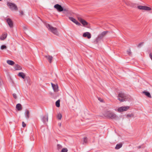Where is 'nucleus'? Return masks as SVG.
<instances>
[{
    "label": "nucleus",
    "instance_id": "f257e3e1",
    "mask_svg": "<svg viewBox=\"0 0 152 152\" xmlns=\"http://www.w3.org/2000/svg\"><path fill=\"white\" fill-rule=\"evenodd\" d=\"M104 116L112 119H115L118 117L116 114L110 111L106 112L104 114Z\"/></svg>",
    "mask_w": 152,
    "mask_h": 152
},
{
    "label": "nucleus",
    "instance_id": "f03ea898",
    "mask_svg": "<svg viewBox=\"0 0 152 152\" xmlns=\"http://www.w3.org/2000/svg\"><path fill=\"white\" fill-rule=\"evenodd\" d=\"M127 98V96L124 93H119L118 95V99L121 102H123L126 101Z\"/></svg>",
    "mask_w": 152,
    "mask_h": 152
},
{
    "label": "nucleus",
    "instance_id": "7ed1b4c3",
    "mask_svg": "<svg viewBox=\"0 0 152 152\" xmlns=\"http://www.w3.org/2000/svg\"><path fill=\"white\" fill-rule=\"evenodd\" d=\"M47 27L53 34L57 36L58 35L59 33L56 28L54 27L49 24H48Z\"/></svg>",
    "mask_w": 152,
    "mask_h": 152
},
{
    "label": "nucleus",
    "instance_id": "20e7f679",
    "mask_svg": "<svg viewBox=\"0 0 152 152\" xmlns=\"http://www.w3.org/2000/svg\"><path fill=\"white\" fill-rule=\"evenodd\" d=\"M108 32V31H104L99 34L96 40V42H98L100 39L104 37L107 34Z\"/></svg>",
    "mask_w": 152,
    "mask_h": 152
},
{
    "label": "nucleus",
    "instance_id": "39448f33",
    "mask_svg": "<svg viewBox=\"0 0 152 152\" xmlns=\"http://www.w3.org/2000/svg\"><path fill=\"white\" fill-rule=\"evenodd\" d=\"M7 5L12 10H18L17 6L14 3L11 2H8Z\"/></svg>",
    "mask_w": 152,
    "mask_h": 152
},
{
    "label": "nucleus",
    "instance_id": "423d86ee",
    "mask_svg": "<svg viewBox=\"0 0 152 152\" xmlns=\"http://www.w3.org/2000/svg\"><path fill=\"white\" fill-rule=\"evenodd\" d=\"M77 18L78 20L82 24L83 26H85L88 25V23L81 17L78 16Z\"/></svg>",
    "mask_w": 152,
    "mask_h": 152
},
{
    "label": "nucleus",
    "instance_id": "0eeeda50",
    "mask_svg": "<svg viewBox=\"0 0 152 152\" xmlns=\"http://www.w3.org/2000/svg\"><path fill=\"white\" fill-rule=\"evenodd\" d=\"M54 7L58 12H61L63 11V7L61 5L59 4H56L54 6Z\"/></svg>",
    "mask_w": 152,
    "mask_h": 152
},
{
    "label": "nucleus",
    "instance_id": "6e6552de",
    "mask_svg": "<svg viewBox=\"0 0 152 152\" xmlns=\"http://www.w3.org/2000/svg\"><path fill=\"white\" fill-rule=\"evenodd\" d=\"M129 108V106H122L119 107L118 109V111L120 112L126 111Z\"/></svg>",
    "mask_w": 152,
    "mask_h": 152
},
{
    "label": "nucleus",
    "instance_id": "1a4fd4ad",
    "mask_svg": "<svg viewBox=\"0 0 152 152\" xmlns=\"http://www.w3.org/2000/svg\"><path fill=\"white\" fill-rule=\"evenodd\" d=\"M6 21L9 27L10 28H13V24L12 20L10 18H7L6 19Z\"/></svg>",
    "mask_w": 152,
    "mask_h": 152
},
{
    "label": "nucleus",
    "instance_id": "9d476101",
    "mask_svg": "<svg viewBox=\"0 0 152 152\" xmlns=\"http://www.w3.org/2000/svg\"><path fill=\"white\" fill-rule=\"evenodd\" d=\"M69 19L73 22V23H75L78 26H80L81 25L80 23L78 22L75 19L72 17H69Z\"/></svg>",
    "mask_w": 152,
    "mask_h": 152
},
{
    "label": "nucleus",
    "instance_id": "9b49d317",
    "mask_svg": "<svg viewBox=\"0 0 152 152\" xmlns=\"http://www.w3.org/2000/svg\"><path fill=\"white\" fill-rule=\"evenodd\" d=\"M83 37H87L88 39H90L91 37V35L89 32L84 33L83 34Z\"/></svg>",
    "mask_w": 152,
    "mask_h": 152
},
{
    "label": "nucleus",
    "instance_id": "f8f14e48",
    "mask_svg": "<svg viewBox=\"0 0 152 152\" xmlns=\"http://www.w3.org/2000/svg\"><path fill=\"white\" fill-rule=\"evenodd\" d=\"M51 85L55 92H57L58 91V87L57 85L51 83Z\"/></svg>",
    "mask_w": 152,
    "mask_h": 152
},
{
    "label": "nucleus",
    "instance_id": "ddd939ff",
    "mask_svg": "<svg viewBox=\"0 0 152 152\" xmlns=\"http://www.w3.org/2000/svg\"><path fill=\"white\" fill-rule=\"evenodd\" d=\"M45 57L49 61V62L50 63H51L52 62V60L53 58V57L52 56L48 55L46 56Z\"/></svg>",
    "mask_w": 152,
    "mask_h": 152
},
{
    "label": "nucleus",
    "instance_id": "4468645a",
    "mask_svg": "<svg viewBox=\"0 0 152 152\" xmlns=\"http://www.w3.org/2000/svg\"><path fill=\"white\" fill-rule=\"evenodd\" d=\"M16 108L18 111H20L22 110L23 107L21 104L18 103L16 105Z\"/></svg>",
    "mask_w": 152,
    "mask_h": 152
},
{
    "label": "nucleus",
    "instance_id": "2eb2a0df",
    "mask_svg": "<svg viewBox=\"0 0 152 152\" xmlns=\"http://www.w3.org/2000/svg\"><path fill=\"white\" fill-rule=\"evenodd\" d=\"M48 115H46L43 116L42 119V121L44 123H45L48 121Z\"/></svg>",
    "mask_w": 152,
    "mask_h": 152
},
{
    "label": "nucleus",
    "instance_id": "dca6fc26",
    "mask_svg": "<svg viewBox=\"0 0 152 152\" xmlns=\"http://www.w3.org/2000/svg\"><path fill=\"white\" fill-rule=\"evenodd\" d=\"M7 34L5 33L3 34L2 36L0 37V39L1 40H4L7 37Z\"/></svg>",
    "mask_w": 152,
    "mask_h": 152
},
{
    "label": "nucleus",
    "instance_id": "f3484780",
    "mask_svg": "<svg viewBox=\"0 0 152 152\" xmlns=\"http://www.w3.org/2000/svg\"><path fill=\"white\" fill-rule=\"evenodd\" d=\"M18 75V76L24 79L25 77V75L24 73L22 72L19 73Z\"/></svg>",
    "mask_w": 152,
    "mask_h": 152
},
{
    "label": "nucleus",
    "instance_id": "a211bd4d",
    "mask_svg": "<svg viewBox=\"0 0 152 152\" xmlns=\"http://www.w3.org/2000/svg\"><path fill=\"white\" fill-rule=\"evenodd\" d=\"M14 69L15 70H19L21 69L22 68L18 64L15 65L14 66Z\"/></svg>",
    "mask_w": 152,
    "mask_h": 152
},
{
    "label": "nucleus",
    "instance_id": "6ab92c4d",
    "mask_svg": "<svg viewBox=\"0 0 152 152\" xmlns=\"http://www.w3.org/2000/svg\"><path fill=\"white\" fill-rule=\"evenodd\" d=\"M122 146V144L121 143L116 145L115 147V149H118L120 148H121Z\"/></svg>",
    "mask_w": 152,
    "mask_h": 152
},
{
    "label": "nucleus",
    "instance_id": "aec40b11",
    "mask_svg": "<svg viewBox=\"0 0 152 152\" xmlns=\"http://www.w3.org/2000/svg\"><path fill=\"white\" fill-rule=\"evenodd\" d=\"M142 93L144 94L146 96H147L148 97H151V96L149 92L147 91H144L142 92Z\"/></svg>",
    "mask_w": 152,
    "mask_h": 152
},
{
    "label": "nucleus",
    "instance_id": "412c9836",
    "mask_svg": "<svg viewBox=\"0 0 152 152\" xmlns=\"http://www.w3.org/2000/svg\"><path fill=\"white\" fill-rule=\"evenodd\" d=\"M7 63L11 65H13L15 64V62L11 60H7Z\"/></svg>",
    "mask_w": 152,
    "mask_h": 152
},
{
    "label": "nucleus",
    "instance_id": "4be33fe9",
    "mask_svg": "<svg viewBox=\"0 0 152 152\" xmlns=\"http://www.w3.org/2000/svg\"><path fill=\"white\" fill-rule=\"evenodd\" d=\"M29 111L28 110H26V118L28 119L29 118Z\"/></svg>",
    "mask_w": 152,
    "mask_h": 152
},
{
    "label": "nucleus",
    "instance_id": "5701e85b",
    "mask_svg": "<svg viewBox=\"0 0 152 152\" xmlns=\"http://www.w3.org/2000/svg\"><path fill=\"white\" fill-rule=\"evenodd\" d=\"M144 10L146 11H149L151 10V8L146 6H144Z\"/></svg>",
    "mask_w": 152,
    "mask_h": 152
},
{
    "label": "nucleus",
    "instance_id": "b1692460",
    "mask_svg": "<svg viewBox=\"0 0 152 152\" xmlns=\"http://www.w3.org/2000/svg\"><path fill=\"white\" fill-rule=\"evenodd\" d=\"M60 100H58L56 102V105L57 107H59L60 106Z\"/></svg>",
    "mask_w": 152,
    "mask_h": 152
},
{
    "label": "nucleus",
    "instance_id": "393cba45",
    "mask_svg": "<svg viewBox=\"0 0 152 152\" xmlns=\"http://www.w3.org/2000/svg\"><path fill=\"white\" fill-rule=\"evenodd\" d=\"M137 8L140 10H144V6H138L137 7Z\"/></svg>",
    "mask_w": 152,
    "mask_h": 152
},
{
    "label": "nucleus",
    "instance_id": "a878e982",
    "mask_svg": "<svg viewBox=\"0 0 152 152\" xmlns=\"http://www.w3.org/2000/svg\"><path fill=\"white\" fill-rule=\"evenodd\" d=\"M83 143H86L88 142V139L87 137H84L83 138Z\"/></svg>",
    "mask_w": 152,
    "mask_h": 152
},
{
    "label": "nucleus",
    "instance_id": "bb28decb",
    "mask_svg": "<svg viewBox=\"0 0 152 152\" xmlns=\"http://www.w3.org/2000/svg\"><path fill=\"white\" fill-rule=\"evenodd\" d=\"M67 151L68 149L66 148H63L61 151V152H67Z\"/></svg>",
    "mask_w": 152,
    "mask_h": 152
},
{
    "label": "nucleus",
    "instance_id": "cd10ccee",
    "mask_svg": "<svg viewBox=\"0 0 152 152\" xmlns=\"http://www.w3.org/2000/svg\"><path fill=\"white\" fill-rule=\"evenodd\" d=\"M57 147L58 150L59 151L62 148V146L60 144H58Z\"/></svg>",
    "mask_w": 152,
    "mask_h": 152
},
{
    "label": "nucleus",
    "instance_id": "c85d7f7f",
    "mask_svg": "<svg viewBox=\"0 0 152 152\" xmlns=\"http://www.w3.org/2000/svg\"><path fill=\"white\" fill-rule=\"evenodd\" d=\"M62 115L61 114L59 113L57 115V118L59 120H61V118Z\"/></svg>",
    "mask_w": 152,
    "mask_h": 152
},
{
    "label": "nucleus",
    "instance_id": "c756f323",
    "mask_svg": "<svg viewBox=\"0 0 152 152\" xmlns=\"http://www.w3.org/2000/svg\"><path fill=\"white\" fill-rule=\"evenodd\" d=\"M128 5H130L131 7H136V4H134L131 3L130 4H129Z\"/></svg>",
    "mask_w": 152,
    "mask_h": 152
},
{
    "label": "nucleus",
    "instance_id": "7c9ffc66",
    "mask_svg": "<svg viewBox=\"0 0 152 152\" xmlns=\"http://www.w3.org/2000/svg\"><path fill=\"white\" fill-rule=\"evenodd\" d=\"M6 48H7L6 46L5 45H2L1 47V50L6 49Z\"/></svg>",
    "mask_w": 152,
    "mask_h": 152
},
{
    "label": "nucleus",
    "instance_id": "2f4dec72",
    "mask_svg": "<svg viewBox=\"0 0 152 152\" xmlns=\"http://www.w3.org/2000/svg\"><path fill=\"white\" fill-rule=\"evenodd\" d=\"M13 96L14 98H15V99L17 98V96L16 94H13Z\"/></svg>",
    "mask_w": 152,
    "mask_h": 152
},
{
    "label": "nucleus",
    "instance_id": "473e14b6",
    "mask_svg": "<svg viewBox=\"0 0 152 152\" xmlns=\"http://www.w3.org/2000/svg\"><path fill=\"white\" fill-rule=\"evenodd\" d=\"M63 11H65L67 12L68 11V9L66 8H64L63 7Z\"/></svg>",
    "mask_w": 152,
    "mask_h": 152
},
{
    "label": "nucleus",
    "instance_id": "72a5a7b5",
    "mask_svg": "<svg viewBox=\"0 0 152 152\" xmlns=\"http://www.w3.org/2000/svg\"><path fill=\"white\" fill-rule=\"evenodd\" d=\"M134 116V115L132 114H128L127 115V116L128 117H133Z\"/></svg>",
    "mask_w": 152,
    "mask_h": 152
},
{
    "label": "nucleus",
    "instance_id": "f704fd0d",
    "mask_svg": "<svg viewBox=\"0 0 152 152\" xmlns=\"http://www.w3.org/2000/svg\"><path fill=\"white\" fill-rule=\"evenodd\" d=\"M22 126L24 127L26 126V124L24 123V122H23L22 123Z\"/></svg>",
    "mask_w": 152,
    "mask_h": 152
},
{
    "label": "nucleus",
    "instance_id": "c9c22d12",
    "mask_svg": "<svg viewBox=\"0 0 152 152\" xmlns=\"http://www.w3.org/2000/svg\"><path fill=\"white\" fill-rule=\"evenodd\" d=\"M20 12L21 15H24V13L23 11H20Z\"/></svg>",
    "mask_w": 152,
    "mask_h": 152
},
{
    "label": "nucleus",
    "instance_id": "e433bc0d",
    "mask_svg": "<svg viewBox=\"0 0 152 152\" xmlns=\"http://www.w3.org/2000/svg\"><path fill=\"white\" fill-rule=\"evenodd\" d=\"M144 42H141L138 45V47H140L143 44Z\"/></svg>",
    "mask_w": 152,
    "mask_h": 152
},
{
    "label": "nucleus",
    "instance_id": "4c0bfd02",
    "mask_svg": "<svg viewBox=\"0 0 152 152\" xmlns=\"http://www.w3.org/2000/svg\"><path fill=\"white\" fill-rule=\"evenodd\" d=\"M98 99L100 101V102H103V100L101 98H98Z\"/></svg>",
    "mask_w": 152,
    "mask_h": 152
},
{
    "label": "nucleus",
    "instance_id": "58836bf2",
    "mask_svg": "<svg viewBox=\"0 0 152 152\" xmlns=\"http://www.w3.org/2000/svg\"><path fill=\"white\" fill-rule=\"evenodd\" d=\"M127 52L128 54H130L131 53L130 50H129V51H127Z\"/></svg>",
    "mask_w": 152,
    "mask_h": 152
},
{
    "label": "nucleus",
    "instance_id": "ea45409f",
    "mask_svg": "<svg viewBox=\"0 0 152 152\" xmlns=\"http://www.w3.org/2000/svg\"><path fill=\"white\" fill-rule=\"evenodd\" d=\"M141 148V146H139L137 147V149H139Z\"/></svg>",
    "mask_w": 152,
    "mask_h": 152
},
{
    "label": "nucleus",
    "instance_id": "a19ab883",
    "mask_svg": "<svg viewBox=\"0 0 152 152\" xmlns=\"http://www.w3.org/2000/svg\"><path fill=\"white\" fill-rule=\"evenodd\" d=\"M1 0H0V1H1Z\"/></svg>",
    "mask_w": 152,
    "mask_h": 152
}]
</instances>
